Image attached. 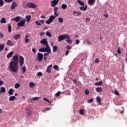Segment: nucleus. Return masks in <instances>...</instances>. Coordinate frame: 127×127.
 <instances>
[{
    "instance_id": "obj_1",
    "label": "nucleus",
    "mask_w": 127,
    "mask_h": 127,
    "mask_svg": "<svg viewBox=\"0 0 127 127\" xmlns=\"http://www.w3.org/2000/svg\"><path fill=\"white\" fill-rule=\"evenodd\" d=\"M12 61L10 62V64L9 65V69L12 72H17L18 71V66L17 65V63L18 62V57L17 55H15L12 57Z\"/></svg>"
},
{
    "instance_id": "obj_2",
    "label": "nucleus",
    "mask_w": 127,
    "mask_h": 127,
    "mask_svg": "<svg viewBox=\"0 0 127 127\" xmlns=\"http://www.w3.org/2000/svg\"><path fill=\"white\" fill-rule=\"evenodd\" d=\"M58 2H59V0H53L51 2V6L54 8V14L56 15V16H58V7H56L57 4H58Z\"/></svg>"
},
{
    "instance_id": "obj_3",
    "label": "nucleus",
    "mask_w": 127,
    "mask_h": 127,
    "mask_svg": "<svg viewBox=\"0 0 127 127\" xmlns=\"http://www.w3.org/2000/svg\"><path fill=\"white\" fill-rule=\"evenodd\" d=\"M56 15H51L50 16L49 19L47 21H46V23H47V24H50V23H52V22H53V20H54V19H55V18H56Z\"/></svg>"
},
{
    "instance_id": "obj_4",
    "label": "nucleus",
    "mask_w": 127,
    "mask_h": 127,
    "mask_svg": "<svg viewBox=\"0 0 127 127\" xmlns=\"http://www.w3.org/2000/svg\"><path fill=\"white\" fill-rule=\"evenodd\" d=\"M27 6L28 8H36V5L34 3L28 2Z\"/></svg>"
},
{
    "instance_id": "obj_5",
    "label": "nucleus",
    "mask_w": 127,
    "mask_h": 127,
    "mask_svg": "<svg viewBox=\"0 0 127 127\" xmlns=\"http://www.w3.org/2000/svg\"><path fill=\"white\" fill-rule=\"evenodd\" d=\"M26 21L25 19H23L22 21L17 23V26L19 27L24 26Z\"/></svg>"
},
{
    "instance_id": "obj_6",
    "label": "nucleus",
    "mask_w": 127,
    "mask_h": 127,
    "mask_svg": "<svg viewBox=\"0 0 127 127\" xmlns=\"http://www.w3.org/2000/svg\"><path fill=\"white\" fill-rule=\"evenodd\" d=\"M37 58L38 61H39V62H41L42 61V60L43 59V54L40 53H38Z\"/></svg>"
},
{
    "instance_id": "obj_7",
    "label": "nucleus",
    "mask_w": 127,
    "mask_h": 127,
    "mask_svg": "<svg viewBox=\"0 0 127 127\" xmlns=\"http://www.w3.org/2000/svg\"><path fill=\"white\" fill-rule=\"evenodd\" d=\"M45 20H39V21H35V24L36 25H38V26H41L43 23H44Z\"/></svg>"
},
{
    "instance_id": "obj_8",
    "label": "nucleus",
    "mask_w": 127,
    "mask_h": 127,
    "mask_svg": "<svg viewBox=\"0 0 127 127\" xmlns=\"http://www.w3.org/2000/svg\"><path fill=\"white\" fill-rule=\"evenodd\" d=\"M18 6V4H17V3L15 1H13L11 6V10H12V9H15L16 7H17Z\"/></svg>"
},
{
    "instance_id": "obj_9",
    "label": "nucleus",
    "mask_w": 127,
    "mask_h": 127,
    "mask_svg": "<svg viewBox=\"0 0 127 127\" xmlns=\"http://www.w3.org/2000/svg\"><path fill=\"white\" fill-rule=\"evenodd\" d=\"M41 44H43V45H45V46L48 45V41H47V39H43L40 41Z\"/></svg>"
},
{
    "instance_id": "obj_10",
    "label": "nucleus",
    "mask_w": 127,
    "mask_h": 127,
    "mask_svg": "<svg viewBox=\"0 0 127 127\" xmlns=\"http://www.w3.org/2000/svg\"><path fill=\"white\" fill-rule=\"evenodd\" d=\"M19 64L20 66H23V64H24V58L22 56H20L19 58Z\"/></svg>"
},
{
    "instance_id": "obj_11",
    "label": "nucleus",
    "mask_w": 127,
    "mask_h": 127,
    "mask_svg": "<svg viewBox=\"0 0 127 127\" xmlns=\"http://www.w3.org/2000/svg\"><path fill=\"white\" fill-rule=\"evenodd\" d=\"M81 14H82V13H81L80 11L76 10H73V15H74L75 16H80Z\"/></svg>"
},
{
    "instance_id": "obj_12",
    "label": "nucleus",
    "mask_w": 127,
    "mask_h": 127,
    "mask_svg": "<svg viewBox=\"0 0 127 127\" xmlns=\"http://www.w3.org/2000/svg\"><path fill=\"white\" fill-rule=\"evenodd\" d=\"M46 47L45 48V52H48V53H51V49H50V47L48 45L46 46Z\"/></svg>"
},
{
    "instance_id": "obj_13",
    "label": "nucleus",
    "mask_w": 127,
    "mask_h": 127,
    "mask_svg": "<svg viewBox=\"0 0 127 127\" xmlns=\"http://www.w3.org/2000/svg\"><path fill=\"white\" fill-rule=\"evenodd\" d=\"M87 8H88V5H85L84 6H80L79 7V9L80 10H83V11H86V10H87Z\"/></svg>"
},
{
    "instance_id": "obj_14",
    "label": "nucleus",
    "mask_w": 127,
    "mask_h": 127,
    "mask_svg": "<svg viewBox=\"0 0 127 127\" xmlns=\"http://www.w3.org/2000/svg\"><path fill=\"white\" fill-rule=\"evenodd\" d=\"M20 37H21V36L19 34L14 35L13 36V38H14V39H15V40H17V39H19V38H20Z\"/></svg>"
},
{
    "instance_id": "obj_15",
    "label": "nucleus",
    "mask_w": 127,
    "mask_h": 127,
    "mask_svg": "<svg viewBox=\"0 0 127 127\" xmlns=\"http://www.w3.org/2000/svg\"><path fill=\"white\" fill-rule=\"evenodd\" d=\"M51 68H52V64H50L47 67V73H49V74L51 73Z\"/></svg>"
},
{
    "instance_id": "obj_16",
    "label": "nucleus",
    "mask_w": 127,
    "mask_h": 127,
    "mask_svg": "<svg viewBox=\"0 0 127 127\" xmlns=\"http://www.w3.org/2000/svg\"><path fill=\"white\" fill-rule=\"evenodd\" d=\"M58 40L59 42H61V41H63V40H64L63 35H60L58 38Z\"/></svg>"
},
{
    "instance_id": "obj_17",
    "label": "nucleus",
    "mask_w": 127,
    "mask_h": 127,
    "mask_svg": "<svg viewBox=\"0 0 127 127\" xmlns=\"http://www.w3.org/2000/svg\"><path fill=\"white\" fill-rule=\"evenodd\" d=\"M20 19L21 18L20 16H17L12 19V20H14V21H16V22H18L20 20Z\"/></svg>"
},
{
    "instance_id": "obj_18",
    "label": "nucleus",
    "mask_w": 127,
    "mask_h": 127,
    "mask_svg": "<svg viewBox=\"0 0 127 127\" xmlns=\"http://www.w3.org/2000/svg\"><path fill=\"white\" fill-rule=\"evenodd\" d=\"M12 55H13V51H11L10 53H9L7 56H6V58H11V57H12Z\"/></svg>"
},
{
    "instance_id": "obj_19",
    "label": "nucleus",
    "mask_w": 127,
    "mask_h": 127,
    "mask_svg": "<svg viewBox=\"0 0 127 127\" xmlns=\"http://www.w3.org/2000/svg\"><path fill=\"white\" fill-rule=\"evenodd\" d=\"M6 43L8 46H13V43H12V42L9 40L7 41Z\"/></svg>"
},
{
    "instance_id": "obj_20",
    "label": "nucleus",
    "mask_w": 127,
    "mask_h": 127,
    "mask_svg": "<svg viewBox=\"0 0 127 127\" xmlns=\"http://www.w3.org/2000/svg\"><path fill=\"white\" fill-rule=\"evenodd\" d=\"M63 37H64V39H70V36L69 35L65 34L64 35H63Z\"/></svg>"
},
{
    "instance_id": "obj_21",
    "label": "nucleus",
    "mask_w": 127,
    "mask_h": 127,
    "mask_svg": "<svg viewBox=\"0 0 127 127\" xmlns=\"http://www.w3.org/2000/svg\"><path fill=\"white\" fill-rule=\"evenodd\" d=\"M8 94L9 96H12L13 95V89L10 88L8 92Z\"/></svg>"
},
{
    "instance_id": "obj_22",
    "label": "nucleus",
    "mask_w": 127,
    "mask_h": 127,
    "mask_svg": "<svg viewBox=\"0 0 127 127\" xmlns=\"http://www.w3.org/2000/svg\"><path fill=\"white\" fill-rule=\"evenodd\" d=\"M16 99V97L14 96H11V97H9V102H12V101H14Z\"/></svg>"
},
{
    "instance_id": "obj_23",
    "label": "nucleus",
    "mask_w": 127,
    "mask_h": 127,
    "mask_svg": "<svg viewBox=\"0 0 127 127\" xmlns=\"http://www.w3.org/2000/svg\"><path fill=\"white\" fill-rule=\"evenodd\" d=\"M77 2L80 4V5H81V6H84V5H85V3H84V2L82 1H81L80 0H77Z\"/></svg>"
},
{
    "instance_id": "obj_24",
    "label": "nucleus",
    "mask_w": 127,
    "mask_h": 127,
    "mask_svg": "<svg viewBox=\"0 0 127 127\" xmlns=\"http://www.w3.org/2000/svg\"><path fill=\"white\" fill-rule=\"evenodd\" d=\"M26 113L27 114V116H31V110L26 109Z\"/></svg>"
},
{
    "instance_id": "obj_25",
    "label": "nucleus",
    "mask_w": 127,
    "mask_h": 127,
    "mask_svg": "<svg viewBox=\"0 0 127 127\" xmlns=\"http://www.w3.org/2000/svg\"><path fill=\"white\" fill-rule=\"evenodd\" d=\"M3 49H4V44H0V52H1V51H2Z\"/></svg>"
},
{
    "instance_id": "obj_26",
    "label": "nucleus",
    "mask_w": 127,
    "mask_h": 127,
    "mask_svg": "<svg viewBox=\"0 0 127 127\" xmlns=\"http://www.w3.org/2000/svg\"><path fill=\"white\" fill-rule=\"evenodd\" d=\"M26 19L27 22H29V21H30V19H31V15H29L26 16Z\"/></svg>"
},
{
    "instance_id": "obj_27",
    "label": "nucleus",
    "mask_w": 127,
    "mask_h": 127,
    "mask_svg": "<svg viewBox=\"0 0 127 127\" xmlns=\"http://www.w3.org/2000/svg\"><path fill=\"white\" fill-rule=\"evenodd\" d=\"M95 90L96 92H98V93H101V92L103 91V89L101 87H97L95 89Z\"/></svg>"
},
{
    "instance_id": "obj_28",
    "label": "nucleus",
    "mask_w": 127,
    "mask_h": 127,
    "mask_svg": "<svg viewBox=\"0 0 127 127\" xmlns=\"http://www.w3.org/2000/svg\"><path fill=\"white\" fill-rule=\"evenodd\" d=\"M96 100H97V103H98V104H99V105H101V97H99V96H97V98H96Z\"/></svg>"
},
{
    "instance_id": "obj_29",
    "label": "nucleus",
    "mask_w": 127,
    "mask_h": 127,
    "mask_svg": "<svg viewBox=\"0 0 127 127\" xmlns=\"http://www.w3.org/2000/svg\"><path fill=\"white\" fill-rule=\"evenodd\" d=\"M0 23H6V20H5V18L3 17L1 19Z\"/></svg>"
},
{
    "instance_id": "obj_30",
    "label": "nucleus",
    "mask_w": 127,
    "mask_h": 127,
    "mask_svg": "<svg viewBox=\"0 0 127 127\" xmlns=\"http://www.w3.org/2000/svg\"><path fill=\"white\" fill-rule=\"evenodd\" d=\"M57 49H58V47L57 45L54 46L53 47V52H56L57 51Z\"/></svg>"
},
{
    "instance_id": "obj_31",
    "label": "nucleus",
    "mask_w": 127,
    "mask_h": 127,
    "mask_svg": "<svg viewBox=\"0 0 127 127\" xmlns=\"http://www.w3.org/2000/svg\"><path fill=\"white\" fill-rule=\"evenodd\" d=\"M95 86H102L103 85V81H101L99 82H96L95 83Z\"/></svg>"
},
{
    "instance_id": "obj_32",
    "label": "nucleus",
    "mask_w": 127,
    "mask_h": 127,
    "mask_svg": "<svg viewBox=\"0 0 127 127\" xmlns=\"http://www.w3.org/2000/svg\"><path fill=\"white\" fill-rule=\"evenodd\" d=\"M67 7V4H63L61 6V8H62L63 9H66Z\"/></svg>"
},
{
    "instance_id": "obj_33",
    "label": "nucleus",
    "mask_w": 127,
    "mask_h": 127,
    "mask_svg": "<svg viewBox=\"0 0 127 127\" xmlns=\"http://www.w3.org/2000/svg\"><path fill=\"white\" fill-rule=\"evenodd\" d=\"M29 85L30 88H33V87H35V83L32 82H30Z\"/></svg>"
},
{
    "instance_id": "obj_34",
    "label": "nucleus",
    "mask_w": 127,
    "mask_h": 127,
    "mask_svg": "<svg viewBox=\"0 0 127 127\" xmlns=\"http://www.w3.org/2000/svg\"><path fill=\"white\" fill-rule=\"evenodd\" d=\"M7 28L8 29V32L10 33V32H11V25L10 24H8Z\"/></svg>"
},
{
    "instance_id": "obj_35",
    "label": "nucleus",
    "mask_w": 127,
    "mask_h": 127,
    "mask_svg": "<svg viewBox=\"0 0 127 127\" xmlns=\"http://www.w3.org/2000/svg\"><path fill=\"white\" fill-rule=\"evenodd\" d=\"M21 70L23 74H24V73L26 72V68L25 67V66H22L21 67Z\"/></svg>"
},
{
    "instance_id": "obj_36",
    "label": "nucleus",
    "mask_w": 127,
    "mask_h": 127,
    "mask_svg": "<svg viewBox=\"0 0 127 127\" xmlns=\"http://www.w3.org/2000/svg\"><path fill=\"white\" fill-rule=\"evenodd\" d=\"M58 21L60 22V23H62V22H64V20L63 19V18L62 17H59L58 18Z\"/></svg>"
},
{
    "instance_id": "obj_37",
    "label": "nucleus",
    "mask_w": 127,
    "mask_h": 127,
    "mask_svg": "<svg viewBox=\"0 0 127 127\" xmlns=\"http://www.w3.org/2000/svg\"><path fill=\"white\" fill-rule=\"evenodd\" d=\"M46 35L47 36H48V37H52V35H51V33H50L48 31L46 32Z\"/></svg>"
},
{
    "instance_id": "obj_38",
    "label": "nucleus",
    "mask_w": 127,
    "mask_h": 127,
    "mask_svg": "<svg viewBox=\"0 0 127 127\" xmlns=\"http://www.w3.org/2000/svg\"><path fill=\"white\" fill-rule=\"evenodd\" d=\"M95 1H96L95 0H89L88 3H89V4H93V3H94V2H95Z\"/></svg>"
},
{
    "instance_id": "obj_39",
    "label": "nucleus",
    "mask_w": 127,
    "mask_h": 127,
    "mask_svg": "<svg viewBox=\"0 0 127 127\" xmlns=\"http://www.w3.org/2000/svg\"><path fill=\"white\" fill-rule=\"evenodd\" d=\"M5 88L4 87L1 88V93L4 94L5 93Z\"/></svg>"
},
{
    "instance_id": "obj_40",
    "label": "nucleus",
    "mask_w": 127,
    "mask_h": 127,
    "mask_svg": "<svg viewBox=\"0 0 127 127\" xmlns=\"http://www.w3.org/2000/svg\"><path fill=\"white\" fill-rule=\"evenodd\" d=\"M20 87V84H19L18 83H17L15 84V89H17Z\"/></svg>"
},
{
    "instance_id": "obj_41",
    "label": "nucleus",
    "mask_w": 127,
    "mask_h": 127,
    "mask_svg": "<svg viewBox=\"0 0 127 127\" xmlns=\"http://www.w3.org/2000/svg\"><path fill=\"white\" fill-rule=\"evenodd\" d=\"M42 75H43V73L41 72H39L37 73V76H38V77H41Z\"/></svg>"
},
{
    "instance_id": "obj_42",
    "label": "nucleus",
    "mask_w": 127,
    "mask_h": 127,
    "mask_svg": "<svg viewBox=\"0 0 127 127\" xmlns=\"http://www.w3.org/2000/svg\"><path fill=\"white\" fill-rule=\"evenodd\" d=\"M79 114L82 116H84V109H81L79 111Z\"/></svg>"
},
{
    "instance_id": "obj_43",
    "label": "nucleus",
    "mask_w": 127,
    "mask_h": 127,
    "mask_svg": "<svg viewBox=\"0 0 127 127\" xmlns=\"http://www.w3.org/2000/svg\"><path fill=\"white\" fill-rule=\"evenodd\" d=\"M66 49L67 51H69V50H70V49H72V46H67L66 47Z\"/></svg>"
},
{
    "instance_id": "obj_44",
    "label": "nucleus",
    "mask_w": 127,
    "mask_h": 127,
    "mask_svg": "<svg viewBox=\"0 0 127 127\" xmlns=\"http://www.w3.org/2000/svg\"><path fill=\"white\" fill-rule=\"evenodd\" d=\"M40 52H45V49L44 48H41L39 50Z\"/></svg>"
},
{
    "instance_id": "obj_45",
    "label": "nucleus",
    "mask_w": 127,
    "mask_h": 127,
    "mask_svg": "<svg viewBox=\"0 0 127 127\" xmlns=\"http://www.w3.org/2000/svg\"><path fill=\"white\" fill-rule=\"evenodd\" d=\"M94 101V99L93 98L89 99L87 101V103H89V104H91V103H93Z\"/></svg>"
},
{
    "instance_id": "obj_46",
    "label": "nucleus",
    "mask_w": 127,
    "mask_h": 127,
    "mask_svg": "<svg viewBox=\"0 0 127 127\" xmlns=\"http://www.w3.org/2000/svg\"><path fill=\"white\" fill-rule=\"evenodd\" d=\"M39 99H40V97H35L31 99V100H32L33 101H37V100H39Z\"/></svg>"
},
{
    "instance_id": "obj_47",
    "label": "nucleus",
    "mask_w": 127,
    "mask_h": 127,
    "mask_svg": "<svg viewBox=\"0 0 127 127\" xmlns=\"http://www.w3.org/2000/svg\"><path fill=\"white\" fill-rule=\"evenodd\" d=\"M4 4V3L3 2V0H0V6H2Z\"/></svg>"
},
{
    "instance_id": "obj_48",
    "label": "nucleus",
    "mask_w": 127,
    "mask_h": 127,
    "mask_svg": "<svg viewBox=\"0 0 127 127\" xmlns=\"http://www.w3.org/2000/svg\"><path fill=\"white\" fill-rule=\"evenodd\" d=\"M61 95V92L60 91L58 92L56 94V97H59V96Z\"/></svg>"
},
{
    "instance_id": "obj_49",
    "label": "nucleus",
    "mask_w": 127,
    "mask_h": 127,
    "mask_svg": "<svg viewBox=\"0 0 127 127\" xmlns=\"http://www.w3.org/2000/svg\"><path fill=\"white\" fill-rule=\"evenodd\" d=\"M66 42H67V43H69V44H71V43H72V42H73V41L71 39H69V40L67 39L66 40Z\"/></svg>"
},
{
    "instance_id": "obj_50",
    "label": "nucleus",
    "mask_w": 127,
    "mask_h": 127,
    "mask_svg": "<svg viewBox=\"0 0 127 127\" xmlns=\"http://www.w3.org/2000/svg\"><path fill=\"white\" fill-rule=\"evenodd\" d=\"M53 68L55 69V70H58V65H54Z\"/></svg>"
},
{
    "instance_id": "obj_51",
    "label": "nucleus",
    "mask_w": 127,
    "mask_h": 127,
    "mask_svg": "<svg viewBox=\"0 0 127 127\" xmlns=\"http://www.w3.org/2000/svg\"><path fill=\"white\" fill-rule=\"evenodd\" d=\"M43 100L44 101H46V102H47L48 103H51V102H50V101H49V100L47 99V98H44Z\"/></svg>"
},
{
    "instance_id": "obj_52",
    "label": "nucleus",
    "mask_w": 127,
    "mask_h": 127,
    "mask_svg": "<svg viewBox=\"0 0 127 127\" xmlns=\"http://www.w3.org/2000/svg\"><path fill=\"white\" fill-rule=\"evenodd\" d=\"M117 53H118V54H121V53H122V52H121V48L120 47L118 48Z\"/></svg>"
},
{
    "instance_id": "obj_53",
    "label": "nucleus",
    "mask_w": 127,
    "mask_h": 127,
    "mask_svg": "<svg viewBox=\"0 0 127 127\" xmlns=\"http://www.w3.org/2000/svg\"><path fill=\"white\" fill-rule=\"evenodd\" d=\"M14 0H4L5 2H11V1H13Z\"/></svg>"
},
{
    "instance_id": "obj_54",
    "label": "nucleus",
    "mask_w": 127,
    "mask_h": 127,
    "mask_svg": "<svg viewBox=\"0 0 127 127\" xmlns=\"http://www.w3.org/2000/svg\"><path fill=\"white\" fill-rule=\"evenodd\" d=\"M95 63H99L100 62V61L99 60V59L96 58L94 61Z\"/></svg>"
},
{
    "instance_id": "obj_55",
    "label": "nucleus",
    "mask_w": 127,
    "mask_h": 127,
    "mask_svg": "<svg viewBox=\"0 0 127 127\" xmlns=\"http://www.w3.org/2000/svg\"><path fill=\"white\" fill-rule=\"evenodd\" d=\"M115 94L116 95V96H119L120 95V93H119V91L115 90Z\"/></svg>"
},
{
    "instance_id": "obj_56",
    "label": "nucleus",
    "mask_w": 127,
    "mask_h": 127,
    "mask_svg": "<svg viewBox=\"0 0 127 127\" xmlns=\"http://www.w3.org/2000/svg\"><path fill=\"white\" fill-rule=\"evenodd\" d=\"M4 84V82L0 79V86H1V85H3Z\"/></svg>"
},
{
    "instance_id": "obj_57",
    "label": "nucleus",
    "mask_w": 127,
    "mask_h": 127,
    "mask_svg": "<svg viewBox=\"0 0 127 127\" xmlns=\"http://www.w3.org/2000/svg\"><path fill=\"white\" fill-rule=\"evenodd\" d=\"M85 95H88L89 94V90H85Z\"/></svg>"
},
{
    "instance_id": "obj_58",
    "label": "nucleus",
    "mask_w": 127,
    "mask_h": 127,
    "mask_svg": "<svg viewBox=\"0 0 127 127\" xmlns=\"http://www.w3.org/2000/svg\"><path fill=\"white\" fill-rule=\"evenodd\" d=\"M0 38H3V34L1 32H0Z\"/></svg>"
},
{
    "instance_id": "obj_59",
    "label": "nucleus",
    "mask_w": 127,
    "mask_h": 127,
    "mask_svg": "<svg viewBox=\"0 0 127 127\" xmlns=\"http://www.w3.org/2000/svg\"><path fill=\"white\" fill-rule=\"evenodd\" d=\"M49 54H50V53H45L44 54V57H45V56L46 57L48 56V55H49Z\"/></svg>"
},
{
    "instance_id": "obj_60",
    "label": "nucleus",
    "mask_w": 127,
    "mask_h": 127,
    "mask_svg": "<svg viewBox=\"0 0 127 127\" xmlns=\"http://www.w3.org/2000/svg\"><path fill=\"white\" fill-rule=\"evenodd\" d=\"M40 36H43V35H44L45 34V33L44 32H41L39 33Z\"/></svg>"
},
{
    "instance_id": "obj_61",
    "label": "nucleus",
    "mask_w": 127,
    "mask_h": 127,
    "mask_svg": "<svg viewBox=\"0 0 127 127\" xmlns=\"http://www.w3.org/2000/svg\"><path fill=\"white\" fill-rule=\"evenodd\" d=\"M85 20L87 23L90 22V18H86Z\"/></svg>"
},
{
    "instance_id": "obj_62",
    "label": "nucleus",
    "mask_w": 127,
    "mask_h": 127,
    "mask_svg": "<svg viewBox=\"0 0 127 127\" xmlns=\"http://www.w3.org/2000/svg\"><path fill=\"white\" fill-rule=\"evenodd\" d=\"M50 110H51V107H48L45 110V111H50Z\"/></svg>"
},
{
    "instance_id": "obj_63",
    "label": "nucleus",
    "mask_w": 127,
    "mask_h": 127,
    "mask_svg": "<svg viewBox=\"0 0 127 127\" xmlns=\"http://www.w3.org/2000/svg\"><path fill=\"white\" fill-rule=\"evenodd\" d=\"M29 39H25V43H28V42H29Z\"/></svg>"
},
{
    "instance_id": "obj_64",
    "label": "nucleus",
    "mask_w": 127,
    "mask_h": 127,
    "mask_svg": "<svg viewBox=\"0 0 127 127\" xmlns=\"http://www.w3.org/2000/svg\"><path fill=\"white\" fill-rule=\"evenodd\" d=\"M68 54H69V51L66 50L65 54V56H67Z\"/></svg>"
}]
</instances>
